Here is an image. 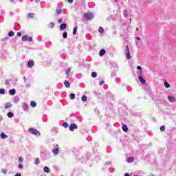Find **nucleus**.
Returning a JSON list of instances; mask_svg holds the SVG:
<instances>
[{
  "instance_id": "nucleus-1",
  "label": "nucleus",
  "mask_w": 176,
  "mask_h": 176,
  "mask_svg": "<svg viewBox=\"0 0 176 176\" xmlns=\"http://www.w3.org/2000/svg\"><path fill=\"white\" fill-rule=\"evenodd\" d=\"M28 131L29 133H31V134H33V135H36V137H39V135H41V132L34 128H30Z\"/></svg>"
},
{
  "instance_id": "nucleus-2",
  "label": "nucleus",
  "mask_w": 176,
  "mask_h": 176,
  "mask_svg": "<svg viewBox=\"0 0 176 176\" xmlns=\"http://www.w3.org/2000/svg\"><path fill=\"white\" fill-rule=\"evenodd\" d=\"M84 17L86 19V20H93V19H94V14L91 12H87L84 14Z\"/></svg>"
},
{
  "instance_id": "nucleus-3",
  "label": "nucleus",
  "mask_w": 176,
  "mask_h": 176,
  "mask_svg": "<svg viewBox=\"0 0 176 176\" xmlns=\"http://www.w3.org/2000/svg\"><path fill=\"white\" fill-rule=\"evenodd\" d=\"M126 58L130 60L131 58V55H130V50H129V45L126 46V50L124 51Z\"/></svg>"
},
{
  "instance_id": "nucleus-4",
  "label": "nucleus",
  "mask_w": 176,
  "mask_h": 176,
  "mask_svg": "<svg viewBox=\"0 0 176 176\" xmlns=\"http://www.w3.org/2000/svg\"><path fill=\"white\" fill-rule=\"evenodd\" d=\"M52 153L54 155V156H57L60 153V147L58 145H56L55 148L52 150Z\"/></svg>"
},
{
  "instance_id": "nucleus-5",
  "label": "nucleus",
  "mask_w": 176,
  "mask_h": 176,
  "mask_svg": "<svg viewBox=\"0 0 176 176\" xmlns=\"http://www.w3.org/2000/svg\"><path fill=\"white\" fill-rule=\"evenodd\" d=\"M22 41L23 42H27V41H28L29 42H32V36L28 37V36L25 35L22 36Z\"/></svg>"
},
{
  "instance_id": "nucleus-6",
  "label": "nucleus",
  "mask_w": 176,
  "mask_h": 176,
  "mask_svg": "<svg viewBox=\"0 0 176 176\" xmlns=\"http://www.w3.org/2000/svg\"><path fill=\"white\" fill-rule=\"evenodd\" d=\"M76 129H78V125L76 124H72L69 126V130L70 131H74V130H76Z\"/></svg>"
},
{
  "instance_id": "nucleus-7",
  "label": "nucleus",
  "mask_w": 176,
  "mask_h": 176,
  "mask_svg": "<svg viewBox=\"0 0 176 176\" xmlns=\"http://www.w3.org/2000/svg\"><path fill=\"white\" fill-rule=\"evenodd\" d=\"M168 100L169 101V102H175L176 98L173 96H168Z\"/></svg>"
},
{
  "instance_id": "nucleus-8",
  "label": "nucleus",
  "mask_w": 176,
  "mask_h": 176,
  "mask_svg": "<svg viewBox=\"0 0 176 176\" xmlns=\"http://www.w3.org/2000/svg\"><path fill=\"white\" fill-rule=\"evenodd\" d=\"M13 107V104H12L10 102H8L5 104L4 109H10Z\"/></svg>"
},
{
  "instance_id": "nucleus-9",
  "label": "nucleus",
  "mask_w": 176,
  "mask_h": 176,
  "mask_svg": "<svg viewBox=\"0 0 176 176\" xmlns=\"http://www.w3.org/2000/svg\"><path fill=\"white\" fill-rule=\"evenodd\" d=\"M34 63L33 62V60H29L28 63V68H32L34 67Z\"/></svg>"
},
{
  "instance_id": "nucleus-10",
  "label": "nucleus",
  "mask_w": 176,
  "mask_h": 176,
  "mask_svg": "<svg viewBox=\"0 0 176 176\" xmlns=\"http://www.w3.org/2000/svg\"><path fill=\"white\" fill-rule=\"evenodd\" d=\"M65 28H67V24L65 23H62L60 26V31H64V30H65Z\"/></svg>"
},
{
  "instance_id": "nucleus-11",
  "label": "nucleus",
  "mask_w": 176,
  "mask_h": 176,
  "mask_svg": "<svg viewBox=\"0 0 176 176\" xmlns=\"http://www.w3.org/2000/svg\"><path fill=\"white\" fill-rule=\"evenodd\" d=\"M138 79H139L140 82L141 83H142V85L145 84V79H144V78H142V76H139Z\"/></svg>"
},
{
  "instance_id": "nucleus-12",
  "label": "nucleus",
  "mask_w": 176,
  "mask_h": 176,
  "mask_svg": "<svg viewBox=\"0 0 176 176\" xmlns=\"http://www.w3.org/2000/svg\"><path fill=\"white\" fill-rule=\"evenodd\" d=\"M64 85L67 89H69V87H71V83H69L68 80H65Z\"/></svg>"
},
{
  "instance_id": "nucleus-13",
  "label": "nucleus",
  "mask_w": 176,
  "mask_h": 176,
  "mask_svg": "<svg viewBox=\"0 0 176 176\" xmlns=\"http://www.w3.org/2000/svg\"><path fill=\"white\" fill-rule=\"evenodd\" d=\"M9 94H10V96H14L16 94V89H10L9 91Z\"/></svg>"
},
{
  "instance_id": "nucleus-14",
  "label": "nucleus",
  "mask_w": 176,
  "mask_h": 176,
  "mask_svg": "<svg viewBox=\"0 0 176 176\" xmlns=\"http://www.w3.org/2000/svg\"><path fill=\"white\" fill-rule=\"evenodd\" d=\"M43 171L44 173H47V174H49L50 173V168H49V167L45 166L43 168Z\"/></svg>"
},
{
  "instance_id": "nucleus-15",
  "label": "nucleus",
  "mask_w": 176,
  "mask_h": 176,
  "mask_svg": "<svg viewBox=\"0 0 176 176\" xmlns=\"http://www.w3.org/2000/svg\"><path fill=\"white\" fill-rule=\"evenodd\" d=\"M126 162L128 163H133V162H134V157H129V158H127Z\"/></svg>"
},
{
  "instance_id": "nucleus-16",
  "label": "nucleus",
  "mask_w": 176,
  "mask_h": 176,
  "mask_svg": "<svg viewBox=\"0 0 176 176\" xmlns=\"http://www.w3.org/2000/svg\"><path fill=\"white\" fill-rule=\"evenodd\" d=\"M105 53H106L105 50H101L99 52V56H100V57H102V56H104Z\"/></svg>"
},
{
  "instance_id": "nucleus-17",
  "label": "nucleus",
  "mask_w": 176,
  "mask_h": 176,
  "mask_svg": "<svg viewBox=\"0 0 176 176\" xmlns=\"http://www.w3.org/2000/svg\"><path fill=\"white\" fill-rule=\"evenodd\" d=\"M122 130L125 133H127V131H129V128L127 127V125H123L122 126Z\"/></svg>"
},
{
  "instance_id": "nucleus-18",
  "label": "nucleus",
  "mask_w": 176,
  "mask_h": 176,
  "mask_svg": "<svg viewBox=\"0 0 176 176\" xmlns=\"http://www.w3.org/2000/svg\"><path fill=\"white\" fill-rule=\"evenodd\" d=\"M164 86H165V87L166 88V89H170V84H168V82H167V81H164Z\"/></svg>"
},
{
  "instance_id": "nucleus-19",
  "label": "nucleus",
  "mask_w": 176,
  "mask_h": 176,
  "mask_svg": "<svg viewBox=\"0 0 176 176\" xmlns=\"http://www.w3.org/2000/svg\"><path fill=\"white\" fill-rule=\"evenodd\" d=\"M63 38L67 39L68 38V33L67 32H64L63 34Z\"/></svg>"
},
{
  "instance_id": "nucleus-20",
  "label": "nucleus",
  "mask_w": 176,
  "mask_h": 176,
  "mask_svg": "<svg viewBox=\"0 0 176 176\" xmlns=\"http://www.w3.org/2000/svg\"><path fill=\"white\" fill-rule=\"evenodd\" d=\"M7 116H8V118H13V116H14V114H13L12 112H8L7 113Z\"/></svg>"
},
{
  "instance_id": "nucleus-21",
  "label": "nucleus",
  "mask_w": 176,
  "mask_h": 176,
  "mask_svg": "<svg viewBox=\"0 0 176 176\" xmlns=\"http://www.w3.org/2000/svg\"><path fill=\"white\" fill-rule=\"evenodd\" d=\"M23 110L24 111H28V104L26 103L23 104Z\"/></svg>"
},
{
  "instance_id": "nucleus-22",
  "label": "nucleus",
  "mask_w": 176,
  "mask_h": 176,
  "mask_svg": "<svg viewBox=\"0 0 176 176\" xmlns=\"http://www.w3.org/2000/svg\"><path fill=\"white\" fill-rule=\"evenodd\" d=\"M0 137L3 138V140H5V138H8V135H5L3 133H1Z\"/></svg>"
},
{
  "instance_id": "nucleus-23",
  "label": "nucleus",
  "mask_w": 176,
  "mask_h": 176,
  "mask_svg": "<svg viewBox=\"0 0 176 176\" xmlns=\"http://www.w3.org/2000/svg\"><path fill=\"white\" fill-rule=\"evenodd\" d=\"M8 36H10V37L14 36V32H13V31L9 32H8Z\"/></svg>"
},
{
  "instance_id": "nucleus-24",
  "label": "nucleus",
  "mask_w": 176,
  "mask_h": 176,
  "mask_svg": "<svg viewBox=\"0 0 176 176\" xmlns=\"http://www.w3.org/2000/svg\"><path fill=\"white\" fill-rule=\"evenodd\" d=\"M71 69H72V68H71V67H69V68L66 70V72H65L66 75H69V74H71Z\"/></svg>"
},
{
  "instance_id": "nucleus-25",
  "label": "nucleus",
  "mask_w": 176,
  "mask_h": 176,
  "mask_svg": "<svg viewBox=\"0 0 176 176\" xmlns=\"http://www.w3.org/2000/svg\"><path fill=\"white\" fill-rule=\"evenodd\" d=\"M54 27V23L51 22L50 24H48L49 28H53Z\"/></svg>"
},
{
  "instance_id": "nucleus-26",
  "label": "nucleus",
  "mask_w": 176,
  "mask_h": 176,
  "mask_svg": "<svg viewBox=\"0 0 176 176\" xmlns=\"http://www.w3.org/2000/svg\"><path fill=\"white\" fill-rule=\"evenodd\" d=\"M98 32H100V34H104V29L102 28V27L99 28Z\"/></svg>"
},
{
  "instance_id": "nucleus-27",
  "label": "nucleus",
  "mask_w": 176,
  "mask_h": 176,
  "mask_svg": "<svg viewBox=\"0 0 176 176\" xmlns=\"http://www.w3.org/2000/svg\"><path fill=\"white\" fill-rule=\"evenodd\" d=\"M81 101L82 102L87 101V96H83L81 98Z\"/></svg>"
},
{
  "instance_id": "nucleus-28",
  "label": "nucleus",
  "mask_w": 176,
  "mask_h": 176,
  "mask_svg": "<svg viewBox=\"0 0 176 176\" xmlns=\"http://www.w3.org/2000/svg\"><path fill=\"white\" fill-rule=\"evenodd\" d=\"M28 16L29 19H32L34 16V14L30 12Z\"/></svg>"
},
{
  "instance_id": "nucleus-29",
  "label": "nucleus",
  "mask_w": 176,
  "mask_h": 176,
  "mask_svg": "<svg viewBox=\"0 0 176 176\" xmlns=\"http://www.w3.org/2000/svg\"><path fill=\"white\" fill-rule=\"evenodd\" d=\"M69 98H70V100H75V94H71L69 95Z\"/></svg>"
},
{
  "instance_id": "nucleus-30",
  "label": "nucleus",
  "mask_w": 176,
  "mask_h": 176,
  "mask_svg": "<svg viewBox=\"0 0 176 176\" xmlns=\"http://www.w3.org/2000/svg\"><path fill=\"white\" fill-rule=\"evenodd\" d=\"M92 78H97V72H93L91 73Z\"/></svg>"
},
{
  "instance_id": "nucleus-31",
  "label": "nucleus",
  "mask_w": 176,
  "mask_h": 176,
  "mask_svg": "<svg viewBox=\"0 0 176 176\" xmlns=\"http://www.w3.org/2000/svg\"><path fill=\"white\" fill-rule=\"evenodd\" d=\"M30 105H31V107H32L33 108H35V107H36V102H31Z\"/></svg>"
},
{
  "instance_id": "nucleus-32",
  "label": "nucleus",
  "mask_w": 176,
  "mask_h": 176,
  "mask_svg": "<svg viewBox=\"0 0 176 176\" xmlns=\"http://www.w3.org/2000/svg\"><path fill=\"white\" fill-rule=\"evenodd\" d=\"M39 163H41V161L39 160V158H36L35 162H34V164H39Z\"/></svg>"
},
{
  "instance_id": "nucleus-33",
  "label": "nucleus",
  "mask_w": 176,
  "mask_h": 176,
  "mask_svg": "<svg viewBox=\"0 0 176 176\" xmlns=\"http://www.w3.org/2000/svg\"><path fill=\"white\" fill-rule=\"evenodd\" d=\"M77 31H78V28H74L73 30V35H76Z\"/></svg>"
},
{
  "instance_id": "nucleus-34",
  "label": "nucleus",
  "mask_w": 176,
  "mask_h": 176,
  "mask_svg": "<svg viewBox=\"0 0 176 176\" xmlns=\"http://www.w3.org/2000/svg\"><path fill=\"white\" fill-rule=\"evenodd\" d=\"M124 16L125 17H128L129 16V13H127V10H124Z\"/></svg>"
},
{
  "instance_id": "nucleus-35",
  "label": "nucleus",
  "mask_w": 176,
  "mask_h": 176,
  "mask_svg": "<svg viewBox=\"0 0 176 176\" xmlns=\"http://www.w3.org/2000/svg\"><path fill=\"white\" fill-rule=\"evenodd\" d=\"M0 94H5V89H0Z\"/></svg>"
},
{
  "instance_id": "nucleus-36",
  "label": "nucleus",
  "mask_w": 176,
  "mask_h": 176,
  "mask_svg": "<svg viewBox=\"0 0 176 176\" xmlns=\"http://www.w3.org/2000/svg\"><path fill=\"white\" fill-rule=\"evenodd\" d=\"M164 130H166V126H162L160 127V131H164Z\"/></svg>"
},
{
  "instance_id": "nucleus-37",
  "label": "nucleus",
  "mask_w": 176,
  "mask_h": 176,
  "mask_svg": "<svg viewBox=\"0 0 176 176\" xmlns=\"http://www.w3.org/2000/svg\"><path fill=\"white\" fill-rule=\"evenodd\" d=\"M63 13V10L61 9L57 10V14H61Z\"/></svg>"
},
{
  "instance_id": "nucleus-38",
  "label": "nucleus",
  "mask_w": 176,
  "mask_h": 176,
  "mask_svg": "<svg viewBox=\"0 0 176 176\" xmlns=\"http://www.w3.org/2000/svg\"><path fill=\"white\" fill-rule=\"evenodd\" d=\"M19 162L20 163H23V162H24V159H23V157H19Z\"/></svg>"
},
{
  "instance_id": "nucleus-39",
  "label": "nucleus",
  "mask_w": 176,
  "mask_h": 176,
  "mask_svg": "<svg viewBox=\"0 0 176 176\" xmlns=\"http://www.w3.org/2000/svg\"><path fill=\"white\" fill-rule=\"evenodd\" d=\"M6 85H10V80H6Z\"/></svg>"
},
{
  "instance_id": "nucleus-40",
  "label": "nucleus",
  "mask_w": 176,
  "mask_h": 176,
  "mask_svg": "<svg viewBox=\"0 0 176 176\" xmlns=\"http://www.w3.org/2000/svg\"><path fill=\"white\" fill-rule=\"evenodd\" d=\"M68 123H67V122H65V123H63V127H65V129H67V127H68Z\"/></svg>"
},
{
  "instance_id": "nucleus-41",
  "label": "nucleus",
  "mask_w": 176,
  "mask_h": 176,
  "mask_svg": "<svg viewBox=\"0 0 176 176\" xmlns=\"http://www.w3.org/2000/svg\"><path fill=\"white\" fill-rule=\"evenodd\" d=\"M18 167H19V168H20L21 170H23V164H19L18 165Z\"/></svg>"
},
{
  "instance_id": "nucleus-42",
  "label": "nucleus",
  "mask_w": 176,
  "mask_h": 176,
  "mask_svg": "<svg viewBox=\"0 0 176 176\" xmlns=\"http://www.w3.org/2000/svg\"><path fill=\"white\" fill-rule=\"evenodd\" d=\"M1 173H3V174H6V173H8V170H6V169H2Z\"/></svg>"
},
{
  "instance_id": "nucleus-43",
  "label": "nucleus",
  "mask_w": 176,
  "mask_h": 176,
  "mask_svg": "<svg viewBox=\"0 0 176 176\" xmlns=\"http://www.w3.org/2000/svg\"><path fill=\"white\" fill-rule=\"evenodd\" d=\"M58 23L59 24H60L61 23H63V19H58Z\"/></svg>"
},
{
  "instance_id": "nucleus-44",
  "label": "nucleus",
  "mask_w": 176,
  "mask_h": 176,
  "mask_svg": "<svg viewBox=\"0 0 176 176\" xmlns=\"http://www.w3.org/2000/svg\"><path fill=\"white\" fill-rule=\"evenodd\" d=\"M105 82L104 81H100L99 85L100 86H102V85H104Z\"/></svg>"
},
{
  "instance_id": "nucleus-45",
  "label": "nucleus",
  "mask_w": 176,
  "mask_h": 176,
  "mask_svg": "<svg viewBox=\"0 0 176 176\" xmlns=\"http://www.w3.org/2000/svg\"><path fill=\"white\" fill-rule=\"evenodd\" d=\"M137 69H139L140 71H141L142 69V67H141V66H138Z\"/></svg>"
},
{
  "instance_id": "nucleus-46",
  "label": "nucleus",
  "mask_w": 176,
  "mask_h": 176,
  "mask_svg": "<svg viewBox=\"0 0 176 176\" xmlns=\"http://www.w3.org/2000/svg\"><path fill=\"white\" fill-rule=\"evenodd\" d=\"M26 87L27 88H28V87H31V84H30V83H28V84H26Z\"/></svg>"
},
{
  "instance_id": "nucleus-47",
  "label": "nucleus",
  "mask_w": 176,
  "mask_h": 176,
  "mask_svg": "<svg viewBox=\"0 0 176 176\" xmlns=\"http://www.w3.org/2000/svg\"><path fill=\"white\" fill-rule=\"evenodd\" d=\"M139 74H140V76H141V75H142V70L139 71Z\"/></svg>"
},
{
  "instance_id": "nucleus-48",
  "label": "nucleus",
  "mask_w": 176,
  "mask_h": 176,
  "mask_svg": "<svg viewBox=\"0 0 176 176\" xmlns=\"http://www.w3.org/2000/svg\"><path fill=\"white\" fill-rule=\"evenodd\" d=\"M17 36H21V32H18L17 33Z\"/></svg>"
},
{
  "instance_id": "nucleus-49",
  "label": "nucleus",
  "mask_w": 176,
  "mask_h": 176,
  "mask_svg": "<svg viewBox=\"0 0 176 176\" xmlns=\"http://www.w3.org/2000/svg\"><path fill=\"white\" fill-rule=\"evenodd\" d=\"M68 2H69L70 3H72V2H74V0H68Z\"/></svg>"
},
{
  "instance_id": "nucleus-50",
  "label": "nucleus",
  "mask_w": 176,
  "mask_h": 176,
  "mask_svg": "<svg viewBox=\"0 0 176 176\" xmlns=\"http://www.w3.org/2000/svg\"><path fill=\"white\" fill-rule=\"evenodd\" d=\"M15 176H21V174H20V173H16V174L15 175Z\"/></svg>"
},
{
  "instance_id": "nucleus-51",
  "label": "nucleus",
  "mask_w": 176,
  "mask_h": 176,
  "mask_svg": "<svg viewBox=\"0 0 176 176\" xmlns=\"http://www.w3.org/2000/svg\"><path fill=\"white\" fill-rule=\"evenodd\" d=\"M8 39H9L8 37H6V38L3 39V41H8Z\"/></svg>"
},
{
  "instance_id": "nucleus-52",
  "label": "nucleus",
  "mask_w": 176,
  "mask_h": 176,
  "mask_svg": "<svg viewBox=\"0 0 176 176\" xmlns=\"http://www.w3.org/2000/svg\"><path fill=\"white\" fill-rule=\"evenodd\" d=\"M136 39H137L138 41H141V38H140V37H137Z\"/></svg>"
},
{
  "instance_id": "nucleus-53",
  "label": "nucleus",
  "mask_w": 176,
  "mask_h": 176,
  "mask_svg": "<svg viewBox=\"0 0 176 176\" xmlns=\"http://www.w3.org/2000/svg\"><path fill=\"white\" fill-rule=\"evenodd\" d=\"M124 176H130L129 173H125Z\"/></svg>"
},
{
  "instance_id": "nucleus-54",
  "label": "nucleus",
  "mask_w": 176,
  "mask_h": 176,
  "mask_svg": "<svg viewBox=\"0 0 176 176\" xmlns=\"http://www.w3.org/2000/svg\"><path fill=\"white\" fill-rule=\"evenodd\" d=\"M23 79H24V80H25L24 82H25L26 80H27V78H25V77H24Z\"/></svg>"
},
{
  "instance_id": "nucleus-55",
  "label": "nucleus",
  "mask_w": 176,
  "mask_h": 176,
  "mask_svg": "<svg viewBox=\"0 0 176 176\" xmlns=\"http://www.w3.org/2000/svg\"><path fill=\"white\" fill-rule=\"evenodd\" d=\"M106 164H111V162L106 163Z\"/></svg>"
},
{
  "instance_id": "nucleus-56",
  "label": "nucleus",
  "mask_w": 176,
  "mask_h": 176,
  "mask_svg": "<svg viewBox=\"0 0 176 176\" xmlns=\"http://www.w3.org/2000/svg\"><path fill=\"white\" fill-rule=\"evenodd\" d=\"M36 2H39V0H36Z\"/></svg>"
},
{
  "instance_id": "nucleus-57",
  "label": "nucleus",
  "mask_w": 176,
  "mask_h": 176,
  "mask_svg": "<svg viewBox=\"0 0 176 176\" xmlns=\"http://www.w3.org/2000/svg\"><path fill=\"white\" fill-rule=\"evenodd\" d=\"M136 31H138V28H136Z\"/></svg>"
},
{
  "instance_id": "nucleus-58",
  "label": "nucleus",
  "mask_w": 176,
  "mask_h": 176,
  "mask_svg": "<svg viewBox=\"0 0 176 176\" xmlns=\"http://www.w3.org/2000/svg\"><path fill=\"white\" fill-rule=\"evenodd\" d=\"M129 21H131V19H129Z\"/></svg>"
}]
</instances>
